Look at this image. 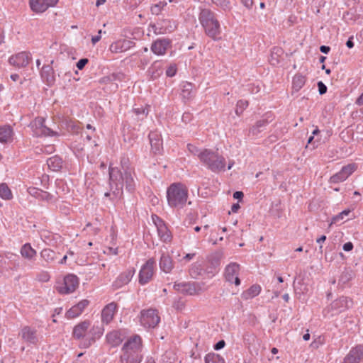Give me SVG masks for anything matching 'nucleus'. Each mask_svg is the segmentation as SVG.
<instances>
[{"label": "nucleus", "mask_w": 363, "mask_h": 363, "mask_svg": "<svg viewBox=\"0 0 363 363\" xmlns=\"http://www.w3.org/2000/svg\"><path fill=\"white\" fill-rule=\"evenodd\" d=\"M142 356L138 352H123L121 356V363H140Z\"/></svg>", "instance_id": "31"}, {"label": "nucleus", "mask_w": 363, "mask_h": 363, "mask_svg": "<svg viewBox=\"0 0 363 363\" xmlns=\"http://www.w3.org/2000/svg\"><path fill=\"white\" fill-rule=\"evenodd\" d=\"M177 72V68L176 64H172L166 70V75L169 77H174Z\"/></svg>", "instance_id": "53"}, {"label": "nucleus", "mask_w": 363, "mask_h": 363, "mask_svg": "<svg viewBox=\"0 0 363 363\" xmlns=\"http://www.w3.org/2000/svg\"><path fill=\"white\" fill-rule=\"evenodd\" d=\"M188 189L181 183H173L167 189V199L169 206L183 208L187 201Z\"/></svg>", "instance_id": "4"}, {"label": "nucleus", "mask_w": 363, "mask_h": 363, "mask_svg": "<svg viewBox=\"0 0 363 363\" xmlns=\"http://www.w3.org/2000/svg\"><path fill=\"white\" fill-rule=\"evenodd\" d=\"M151 150L155 154L160 153L162 150V139H157L150 142Z\"/></svg>", "instance_id": "44"}, {"label": "nucleus", "mask_w": 363, "mask_h": 363, "mask_svg": "<svg viewBox=\"0 0 363 363\" xmlns=\"http://www.w3.org/2000/svg\"><path fill=\"white\" fill-rule=\"evenodd\" d=\"M174 289L185 295H194L196 291L195 284L191 282L174 283Z\"/></svg>", "instance_id": "23"}, {"label": "nucleus", "mask_w": 363, "mask_h": 363, "mask_svg": "<svg viewBox=\"0 0 363 363\" xmlns=\"http://www.w3.org/2000/svg\"><path fill=\"white\" fill-rule=\"evenodd\" d=\"M79 278L72 274L65 277L63 282L56 286L57 291L61 294H69L74 292L78 287Z\"/></svg>", "instance_id": "6"}, {"label": "nucleus", "mask_w": 363, "mask_h": 363, "mask_svg": "<svg viewBox=\"0 0 363 363\" xmlns=\"http://www.w3.org/2000/svg\"><path fill=\"white\" fill-rule=\"evenodd\" d=\"M223 257V252L222 250H218L213 253H212L208 257V262L211 264L210 268L211 270L208 271L210 273H213L214 271L219 267L220 264V260Z\"/></svg>", "instance_id": "28"}, {"label": "nucleus", "mask_w": 363, "mask_h": 363, "mask_svg": "<svg viewBox=\"0 0 363 363\" xmlns=\"http://www.w3.org/2000/svg\"><path fill=\"white\" fill-rule=\"evenodd\" d=\"M205 363H225L224 359L219 354L209 353L205 357Z\"/></svg>", "instance_id": "40"}, {"label": "nucleus", "mask_w": 363, "mask_h": 363, "mask_svg": "<svg viewBox=\"0 0 363 363\" xmlns=\"http://www.w3.org/2000/svg\"><path fill=\"white\" fill-rule=\"evenodd\" d=\"M30 60V57L29 56V53L21 52L10 57L9 62L13 66L17 67H25L28 65Z\"/></svg>", "instance_id": "18"}, {"label": "nucleus", "mask_w": 363, "mask_h": 363, "mask_svg": "<svg viewBox=\"0 0 363 363\" xmlns=\"http://www.w3.org/2000/svg\"><path fill=\"white\" fill-rule=\"evenodd\" d=\"M283 50L280 48H274L271 52L270 57L269 59V63L273 66H277L280 62L281 55Z\"/></svg>", "instance_id": "35"}, {"label": "nucleus", "mask_w": 363, "mask_h": 363, "mask_svg": "<svg viewBox=\"0 0 363 363\" xmlns=\"http://www.w3.org/2000/svg\"><path fill=\"white\" fill-rule=\"evenodd\" d=\"M48 167L54 171L59 170L62 167V160L58 156H54L47 160Z\"/></svg>", "instance_id": "36"}, {"label": "nucleus", "mask_w": 363, "mask_h": 363, "mask_svg": "<svg viewBox=\"0 0 363 363\" xmlns=\"http://www.w3.org/2000/svg\"><path fill=\"white\" fill-rule=\"evenodd\" d=\"M45 120L43 117H37L30 122L29 126L33 132V135L40 137L55 135L54 131L45 125Z\"/></svg>", "instance_id": "7"}, {"label": "nucleus", "mask_w": 363, "mask_h": 363, "mask_svg": "<svg viewBox=\"0 0 363 363\" xmlns=\"http://www.w3.org/2000/svg\"><path fill=\"white\" fill-rule=\"evenodd\" d=\"M268 124V121L267 119H262L257 121L255 125H253L250 131L253 135H257L259 133L262 131V128H264Z\"/></svg>", "instance_id": "39"}, {"label": "nucleus", "mask_w": 363, "mask_h": 363, "mask_svg": "<svg viewBox=\"0 0 363 363\" xmlns=\"http://www.w3.org/2000/svg\"><path fill=\"white\" fill-rule=\"evenodd\" d=\"M356 165L355 164H349L342 167L341 171L344 173V174L348 177L351 175L355 170Z\"/></svg>", "instance_id": "51"}, {"label": "nucleus", "mask_w": 363, "mask_h": 363, "mask_svg": "<svg viewBox=\"0 0 363 363\" xmlns=\"http://www.w3.org/2000/svg\"><path fill=\"white\" fill-rule=\"evenodd\" d=\"M91 323L89 320H84L74 326L72 332L73 337L77 340H84L87 337L88 329Z\"/></svg>", "instance_id": "19"}, {"label": "nucleus", "mask_w": 363, "mask_h": 363, "mask_svg": "<svg viewBox=\"0 0 363 363\" xmlns=\"http://www.w3.org/2000/svg\"><path fill=\"white\" fill-rule=\"evenodd\" d=\"M40 257L45 262H50L56 259L57 254L54 250L49 248H45L40 252Z\"/></svg>", "instance_id": "37"}, {"label": "nucleus", "mask_w": 363, "mask_h": 363, "mask_svg": "<svg viewBox=\"0 0 363 363\" xmlns=\"http://www.w3.org/2000/svg\"><path fill=\"white\" fill-rule=\"evenodd\" d=\"M36 251L34 250L30 243L24 244L21 248V254L23 257L31 260L36 255Z\"/></svg>", "instance_id": "33"}, {"label": "nucleus", "mask_w": 363, "mask_h": 363, "mask_svg": "<svg viewBox=\"0 0 363 363\" xmlns=\"http://www.w3.org/2000/svg\"><path fill=\"white\" fill-rule=\"evenodd\" d=\"M192 88H193V84L191 83L186 82L183 85L182 93L183 99H189L190 98H191Z\"/></svg>", "instance_id": "43"}, {"label": "nucleus", "mask_w": 363, "mask_h": 363, "mask_svg": "<svg viewBox=\"0 0 363 363\" xmlns=\"http://www.w3.org/2000/svg\"><path fill=\"white\" fill-rule=\"evenodd\" d=\"M155 265V260L154 258L149 259L145 264L142 267L139 272V283L144 285L148 283L154 274V267Z\"/></svg>", "instance_id": "8"}, {"label": "nucleus", "mask_w": 363, "mask_h": 363, "mask_svg": "<svg viewBox=\"0 0 363 363\" xmlns=\"http://www.w3.org/2000/svg\"><path fill=\"white\" fill-rule=\"evenodd\" d=\"M350 210L346 209L338 213L337 215L333 217L331 223H337L338 222H340L342 220L345 218V216H347L350 214Z\"/></svg>", "instance_id": "49"}, {"label": "nucleus", "mask_w": 363, "mask_h": 363, "mask_svg": "<svg viewBox=\"0 0 363 363\" xmlns=\"http://www.w3.org/2000/svg\"><path fill=\"white\" fill-rule=\"evenodd\" d=\"M248 105H249V103H248L247 101H246V100H239L237 102V104H236L235 113L238 116H240L243 113L244 110L245 108H247Z\"/></svg>", "instance_id": "46"}, {"label": "nucleus", "mask_w": 363, "mask_h": 363, "mask_svg": "<svg viewBox=\"0 0 363 363\" xmlns=\"http://www.w3.org/2000/svg\"><path fill=\"white\" fill-rule=\"evenodd\" d=\"M148 138L150 142L152 140H157V139H161V135L156 131H150L148 135Z\"/></svg>", "instance_id": "59"}, {"label": "nucleus", "mask_w": 363, "mask_h": 363, "mask_svg": "<svg viewBox=\"0 0 363 363\" xmlns=\"http://www.w3.org/2000/svg\"><path fill=\"white\" fill-rule=\"evenodd\" d=\"M0 197L6 200H10L13 197L11 191L6 183L0 184Z\"/></svg>", "instance_id": "38"}, {"label": "nucleus", "mask_w": 363, "mask_h": 363, "mask_svg": "<svg viewBox=\"0 0 363 363\" xmlns=\"http://www.w3.org/2000/svg\"><path fill=\"white\" fill-rule=\"evenodd\" d=\"M363 358V345L352 347L342 363H359Z\"/></svg>", "instance_id": "12"}, {"label": "nucleus", "mask_w": 363, "mask_h": 363, "mask_svg": "<svg viewBox=\"0 0 363 363\" xmlns=\"http://www.w3.org/2000/svg\"><path fill=\"white\" fill-rule=\"evenodd\" d=\"M106 340L109 345L115 347L122 343L123 337L120 331L113 330L106 335Z\"/></svg>", "instance_id": "29"}, {"label": "nucleus", "mask_w": 363, "mask_h": 363, "mask_svg": "<svg viewBox=\"0 0 363 363\" xmlns=\"http://www.w3.org/2000/svg\"><path fill=\"white\" fill-rule=\"evenodd\" d=\"M13 130L11 125H4L0 126V143H6L11 140Z\"/></svg>", "instance_id": "30"}, {"label": "nucleus", "mask_w": 363, "mask_h": 363, "mask_svg": "<svg viewBox=\"0 0 363 363\" xmlns=\"http://www.w3.org/2000/svg\"><path fill=\"white\" fill-rule=\"evenodd\" d=\"M213 2L225 11L230 9V2L229 0H213Z\"/></svg>", "instance_id": "52"}, {"label": "nucleus", "mask_w": 363, "mask_h": 363, "mask_svg": "<svg viewBox=\"0 0 363 363\" xmlns=\"http://www.w3.org/2000/svg\"><path fill=\"white\" fill-rule=\"evenodd\" d=\"M171 47L172 40L169 38H157L152 42L150 50L157 55H164L167 50Z\"/></svg>", "instance_id": "9"}, {"label": "nucleus", "mask_w": 363, "mask_h": 363, "mask_svg": "<svg viewBox=\"0 0 363 363\" xmlns=\"http://www.w3.org/2000/svg\"><path fill=\"white\" fill-rule=\"evenodd\" d=\"M240 269L239 264L230 263L225 268V277L227 281L234 283L236 286L240 284V279L238 277Z\"/></svg>", "instance_id": "13"}, {"label": "nucleus", "mask_w": 363, "mask_h": 363, "mask_svg": "<svg viewBox=\"0 0 363 363\" xmlns=\"http://www.w3.org/2000/svg\"><path fill=\"white\" fill-rule=\"evenodd\" d=\"M352 277V272L348 270H345L342 272L340 278H339V284H345L347 283L350 280H351Z\"/></svg>", "instance_id": "48"}, {"label": "nucleus", "mask_w": 363, "mask_h": 363, "mask_svg": "<svg viewBox=\"0 0 363 363\" xmlns=\"http://www.w3.org/2000/svg\"><path fill=\"white\" fill-rule=\"evenodd\" d=\"M306 81V77L301 74H296L293 77L292 81V89L295 91H298L305 84Z\"/></svg>", "instance_id": "34"}, {"label": "nucleus", "mask_w": 363, "mask_h": 363, "mask_svg": "<svg viewBox=\"0 0 363 363\" xmlns=\"http://www.w3.org/2000/svg\"><path fill=\"white\" fill-rule=\"evenodd\" d=\"M88 62L89 60L87 58H82L77 62L76 65L79 70H82Z\"/></svg>", "instance_id": "57"}, {"label": "nucleus", "mask_w": 363, "mask_h": 363, "mask_svg": "<svg viewBox=\"0 0 363 363\" xmlns=\"http://www.w3.org/2000/svg\"><path fill=\"white\" fill-rule=\"evenodd\" d=\"M36 330L31 328L29 326H25L21 330L22 338L30 344H36L38 341Z\"/></svg>", "instance_id": "25"}, {"label": "nucleus", "mask_w": 363, "mask_h": 363, "mask_svg": "<svg viewBox=\"0 0 363 363\" xmlns=\"http://www.w3.org/2000/svg\"><path fill=\"white\" fill-rule=\"evenodd\" d=\"M135 45V42L130 40H119L111 44L109 50L113 53H121L130 50Z\"/></svg>", "instance_id": "15"}, {"label": "nucleus", "mask_w": 363, "mask_h": 363, "mask_svg": "<svg viewBox=\"0 0 363 363\" xmlns=\"http://www.w3.org/2000/svg\"><path fill=\"white\" fill-rule=\"evenodd\" d=\"M111 79L113 82L123 81L125 79V74L123 72L112 73L110 74Z\"/></svg>", "instance_id": "54"}, {"label": "nucleus", "mask_w": 363, "mask_h": 363, "mask_svg": "<svg viewBox=\"0 0 363 363\" xmlns=\"http://www.w3.org/2000/svg\"><path fill=\"white\" fill-rule=\"evenodd\" d=\"M353 301L352 299L346 296H341L338 299L335 300L331 303V308L338 310L340 312L344 311L352 307Z\"/></svg>", "instance_id": "21"}, {"label": "nucleus", "mask_w": 363, "mask_h": 363, "mask_svg": "<svg viewBox=\"0 0 363 363\" xmlns=\"http://www.w3.org/2000/svg\"><path fill=\"white\" fill-rule=\"evenodd\" d=\"M240 2L248 9H250L253 5V0H240Z\"/></svg>", "instance_id": "62"}, {"label": "nucleus", "mask_w": 363, "mask_h": 363, "mask_svg": "<svg viewBox=\"0 0 363 363\" xmlns=\"http://www.w3.org/2000/svg\"><path fill=\"white\" fill-rule=\"evenodd\" d=\"M225 346V342L223 340H219L217 343L213 345L215 350H220Z\"/></svg>", "instance_id": "60"}, {"label": "nucleus", "mask_w": 363, "mask_h": 363, "mask_svg": "<svg viewBox=\"0 0 363 363\" xmlns=\"http://www.w3.org/2000/svg\"><path fill=\"white\" fill-rule=\"evenodd\" d=\"M116 306V303L112 302L104 308L101 312V320L103 323L108 324L113 320Z\"/></svg>", "instance_id": "26"}, {"label": "nucleus", "mask_w": 363, "mask_h": 363, "mask_svg": "<svg viewBox=\"0 0 363 363\" xmlns=\"http://www.w3.org/2000/svg\"><path fill=\"white\" fill-rule=\"evenodd\" d=\"M102 333L103 332L101 328L92 327L87 333V337L81 341L79 347L81 348L89 347L94 342H95L97 338L101 337Z\"/></svg>", "instance_id": "14"}, {"label": "nucleus", "mask_w": 363, "mask_h": 363, "mask_svg": "<svg viewBox=\"0 0 363 363\" xmlns=\"http://www.w3.org/2000/svg\"><path fill=\"white\" fill-rule=\"evenodd\" d=\"M160 269L164 273H169L174 268V263L168 254L162 253L160 259Z\"/></svg>", "instance_id": "27"}, {"label": "nucleus", "mask_w": 363, "mask_h": 363, "mask_svg": "<svg viewBox=\"0 0 363 363\" xmlns=\"http://www.w3.org/2000/svg\"><path fill=\"white\" fill-rule=\"evenodd\" d=\"M28 192L30 196L40 201L50 202L54 199L53 195L36 187H29L28 189Z\"/></svg>", "instance_id": "20"}, {"label": "nucleus", "mask_w": 363, "mask_h": 363, "mask_svg": "<svg viewBox=\"0 0 363 363\" xmlns=\"http://www.w3.org/2000/svg\"><path fill=\"white\" fill-rule=\"evenodd\" d=\"M318 88V92L320 95H323L327 92L328 88L326 85L321 81H319L317 84Z\"/></svg>", "instance_id": "56"}, {"label": "nucleus", "mask_w": 363, "mask_h": 363, "mask_svg": "<svg viewBox=\"0 0 363 363\" xmlns=\"http://www.w3.org/2000/svg\"><path fill=\"white\" fill-rule=\"evenodd\" d=\"M82 314L80 309L77 305L73 306L66 313V317L68 319L74 318Z\"/></svg>", "instance_id": "45"}, {"label": "nucleus", "mask_w": 363, "mask_h": 363, "mask_svg": "<svg viewBox=\"0 0 363 363\" xmlns=\"http://www.w3.org/2000/svg\"><path fill=\"white\" fill-rule=\"evenodd\" d=\"M260 286L258 284H254L251 286L247 290L243 291L241 297L245 300L252 298L257 296L260 293Z\"/></svg>", "instance_id": "32"}, {"label": "nucleus", "mask_w": 363, "mask_h": 363, "mask_svg": "<svg viewBox=\"0 0 363 363\" xmlns=\"http://www.w3.org/2000/svg\"><path fill=\"white\" fill-rule=\"evenodd\" d=\"M199 160L213 172L218 173L225 171V159L218 152L210 149H204L199 155Z\"/></svg>", "instance_id": "3"}, {"label": "nucleus", "mask_w": 363, "mask_h": 363, "mask_svg": "<svg viewBox=\"0 0 363 363\" xmlns=\"http://www.w3.org/2000/svg\"><path fill=\"white\" fill-rule=\"evenodd\" d=\"M347 177L344 174V173L340 170L337 173L333 175L330 179V183H339L344 182L346 180Z\"/></svg>", "instance_id": "47"}, {"label": "nucleus", "mask_w": 363, "mask_h": 363, "mask_svg": "<svg viewBox=\"0 0 363 363\" xmlns=\"http://www.w3.org/2000/svg\"><path fill=\"white\" fill-rule=\"evenodd\" d=\"M156 220L153 218V220L156 225L158 235L163 242H169L172 240V234L164 222L158 216H155Z\"/></svg>", "instance_id": "16"}, {"label": "nucleus", "mask_w": 363, "mask_h": 363, "mask_svg": "<svg viewBox=\"0 0 363 363\" xmlns=\"http://www.w3.org/2000/svg\"><path fill=\"white\" fill-rule=\"evenodd\" d=\"M89 304V301L86 299H84L79 301L77 304H76L79 309H80L82 313L84 308Z\"/></svg>", "instance_id": "58"}, {"label": "nucleus", "mask_w": 363, "mask_h": 363, "mask_svg": "<svg viewBox=\"0 0 363 363\" xmlns=\"http://www.w3.org/2000/svg\"><path fill=\"white\" fill-rule=\"evenodd\" d=\"M150 80H155L163 73L162 63L161 61H155L147 71Z\"/></svg>", "instance_id": "24"}, {"label": "nucleus", "mask_w": 363, "mask_h": 363, "mask_svg": "<svg viewBox=\"0 0 363 363\" xmlns=\"http://www.w3.org/2000/svg\"><path fill=\"white\" fill-rule=\"evenodd\" d=\"M142 347L141 337L135 335L130 337L122 347L123 352H138L140 353Z\"/></svg>", "instance_id": "11"}, {"label": "nucleus", "mask_w": 363, "mask_h": 363, "mask_svg": "<svg viewBox=\"0 0 363 363\" xmlns=\"http://www.w3.org/2000/svg\"><path fill=\"white\" fill-rule=\"evenodd\" d=\"M243 196H244V194L242 191H237L233 193V198L235 199H238V201H242V199H243Z\"/></svg>", "instance_id": "64"}, {"label": "nucleus", "mask_w": 363, "mask_h": 363, "mask_svg": "<svg viewBox=\"0 0 363 363\" xmlns=\"http://www.w3.org/2000/svg\"><path fill=\"white\" fill-rule=\"evenodd\" d=\"M59 0H30L31 9L35 12H44L49 7L54 6Z\"/></svg>", "instance_id": "17"}, {"label": "nucleus", "mask_w": 363, "mask_h": 363, "mask_svg": "<svg viewBox=\"0 0 363 363\" xmlns=\"http://www.w3.org/2000/svg\"><path fill=\"white\" fill-rule=\"evenodd\" d=\"M134 112L135 113V114L137 116L143 114V115L146 116L147 115V113H148V112L146 111V110L145 108H134Z\"/></svg>", "instance_id": "63"}, {"label": "nucleus", "mask_w": 363, "mask_h": 363, "mask_svg": "<svg viewBox=\"0 0 363 363\" xmlns=\"http://www.w3.org/2000/svg\"><path fill=\"white\" fill-rule=\"evenodd\" d=\"M41 77L46 82L48 86H52L55 82V75L52 67L50 65H45L40 70Z\"/></svg>", "instance_id": "22"}, {"label": "nucleus", "mask_w": 363, "mask_h": 363, "mask_svg": "<svg viewBox=\"0 0 363 363\" xmlns=\"http://www.w3.org/2000/svg\"><path fill=\"white\" fill-rule=\"evenodd\" d=\"M121 167L122 172L134 171V168L130 166L129 158L126 156L121 157Z\"/></svg>", "instance_id": "41"}, {"label": "nucleus", "mask_w": 363, "mask_h": 363, "mask_svg": "<svg viewBox=\"0 0 363 363\" xmlns=\"http://www.w3.org/2000/svg\"><path fill=\"white\" fill-rule=\"evenodd\" d=\"M167 6V2L165 1H160L158 4L153 5L151 7V12L154 15H159L162 11V9Z\"/></svg>", "instance_id": "50"}, {"label": "nucleus", "mask_w": 363, "mask_h": 363, "mask_svg": "<svg viewBox=\"0 0 363 363\" xmlns=\"http://www.w3.org/2000/svg\"><path fill=\"white\" fill-rule=\"evenodd\" d=\"M108 172L110 190L115 197L121 196L123 194V186L130 193H133L135 191V170L122 172L118 167H109Z\"/></svg>", "instance_id": "1"}, {"label": "nucleus", "mask_w": 363, "mask_h": 363, "mask_svg": "<svg viewBox=\"0 0 363 363\" xmlns=\"http://www.w3.org/2000/svg\"><path fill=\"white\" fill-rule=\"evenodd\" d=\"M187 149L192 155H197L199 158V155L202 151H201L196 146L191 144H188Z\"/></svg>", "instance_id": "55"}, {"label": "nucleus", "mask_w": 363, "mask_h": 363, "mask_svg": "<svg viewBox=\"0 0 363 363\" xmlns=\"http://www.w3.org/2000/svg\"><path fill=\"white\" fill-rule=\"evenodd\" d=\"M353 247H354V245L352 242H345L342 246L343 250H345L346 252H350V251L352 250Z\"/></svg>", "instance_id": "61"}, {"label": "nucleus", "mask_w": 363, "mask_h": 363, "mask_svg": "<svg viewBox=\"0 0 363 363\" xmlns=\"http://www.w3.org/2000/svg\"><path fill=\"white\" fill-rule=\"evenodd\" d=\"M160 321V318L155 309L150 308L140 312V322L146 328H155Z\"/></svg>", "instance_id": "5"}, {"label": "nucleus", "mask_w": 363, "mask_h": 363, "mask_svg": "<svg viewBox=\"0 0 363 363\" xmlns=\"http://www.w3.org/2000/svg\"><path fill=\"white\" fill-rule=\"evenodd\" d=\"M135 272V269L133 267H130L125 272L121 273L116 279L113 282V289L114 290H117L128 284L132 279Z\"/></svg>", "instance_id": "10"}, {"label": "nucleus", "mask_w": 363, "mask_h": 363, "mask_svg": "<svg viewBox=\"0 0 363 363\" xmlns=\"http://www.w3.org/2000/svg\"><path fill=\"white\" fill-rule=\"evenodd\" d=\"M199 19L205 30V33L208 37L215 40L217 36L220 35V23L213 11L208 9H201L199 16Z\"/></svg>", "instance_id": "2"}, {"label": "nucleus", "mask_w": 363, "mask_h": 363, "mask_svg": "<svg viewBox=\"0 0 363 363\" xmlns=\"http://www.w3.org/2000/svg\"><path fill=\"white\" fill-rule=\"evenodd\" d=\"M202 267L200 264L194 263L189 269V274L194 279H197L201 274Z\"/></svg>", "instance_id": "42"}]
</instances>
